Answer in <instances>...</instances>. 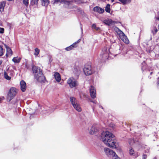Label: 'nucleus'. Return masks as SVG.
<instances>
[{
    "instance_id": "nucleus-29",
    "label": "nucleus",
    "mask_w": 159,
    "mask_h": 159,
    "mask_svg": "<svg viewBox=\"0 0 159 159\" xmlns=\"http://www.w3.org/2000/svg\"><path fill=\"white\" fill-rule=\"evenodd\" d=\"M80 41V39L78 40L76 42L72 44L71 45L73 49L77 47V44Z\"/></svg>"
},
{
    "instance_id": "nucleus-4",
    "label": "nucleus",
    "mask_w": 159,
    "mask_h": 159,
    "mask_svg": "<svg viewBox=\"0 0 159 159\" xmlns=\"http://www.w3.org/2000/svg\"><path fill=\"white\" fill-rule=\"evenodd\" d=\"M70 100L71 104L74 109L79 112H81L82 111V109L77 99L74 97H71L70 98Z\"/></svg>"
},
{
    "instance_id": "nucleus-17",
    "label": "nucleus",
    "mask_w": 159,
    "mask_h": 159,
    "mask_svg": "<svg viewBox=\"0 0 159 159\" xmlns=\"http://www.w3.org/2000/svg\"><path fill=\"white\" fill-rule=\"evenodd\" d=\"M120 38L125 43L128 44L129 43L128 39L125 34L124 35V36L123 35V36H122Z\"/></svg>"
},
{
    "instance_id": "nucleus-11",
    "label": "nucleus",
    "mask_w": 159,
    "mask_h": 159,
    "mask_svg": "<svg viewBox=\"0 0 159 159\" xmlns=\"http://www.w3.org/2000/svg\"><path fill=\"white\" fill-rule=\"evenodd\" d=\"M98 130V126L96 125H93L92 127L89 131V133L91 134H94Z\"/></svg>"
},
{
    "instance_id": "nucleus-15",
    "label": "nucleus",
    "mask_w": 159,
    "mask_h": 159,
    "mask_svg": "<svg viewBox=\"0 0 159 159\" xmlns=\"http://www.w3.org/2000/svg\"><path fill=\"white\" fill-rule=\"evenodd\" d=\"M4 45L7 49V53L6 54V56H11L12 54V52L11 49L6 44H5Z\"/></svg>"
},
{
    "instance_id": "nucleus-52",
    "label": "nucleus",
    "mask_w": 159,
    "mask_h": 159,
    "mask_svg": "<svg viewBox=\"0 0 159 159\" xmlns=\"http://www.w3.org/2000/svg\"><path fill=\"white\" fill-rule=\"evenodd\" d=\"M40 73H42V72H41V71H40Z\"/></svg>"
},
{
    "instance_id": "nucleus-28",
    "label": "nucleus",
    "mask_w": 159,
    "mask_h": 159,
    "mask_svg": "<svg viewBox=\"0 0 159 159\" xmlns=\"http://www.w3.org/2000/svg\"><path fill=\"white\" fill-rule=\"evenodd\" d=\"M80 41V39L78 40L76 42L72 44L71 45L73 49L77 47V44Z\"/></svg>"
},
{
    "instance_id": "nucleus-27",
    "label": "nucleus",
    "mask_w": 159,
    "mask_h": 159,
    "mask_svg": "<svg viewBox=\"0 0 159 159\" xmlns=\"http://www.w3.org/2000/svg\"><path fill=\"white\" fill-rule=\"evenodd\" d=\"M80 41V39L78 40L76 42L72 44L71 45L73 49L77 47V44Z\"/></svg>"
},
{
    "instance_id": "nucleus-37",
    "label": "nucleus",
    "mask_w": 159,
    "mask_h": 159,
    "mask_svg": "<svg viewBox=\"0 0 159 159\" xmlns=\"http://www.w3.org/2000/svg\"><path fill=\"white\" fill-rule=\"evenodd\" d=\"M128 142L130 145H132L134 143V141L133 139H130L129 140Z\"/></svg>"
},
{
    "instance_id": "nucleus-40",
    "label": "nucleus",
    "mask_w": 159,
    "mask_h": 159,
    "mask_svg": "<svg viewBox=\"0 0 159 159\" xmlns=\"http://www.w3.org/2000/svg\"><path fill=\"white\" fill-rule=\"evenodd\" d=\"M147 155L145 154H143V159H146Z\"/></svg>"
},
{
    "instance_id": "nucleus-35",
    "label": "nucleus",
    "mask_w": 159,
    "mask_h": 159,
    "mask_svg": "<svg viewBox=\"0 0 159 159\" xmlns=\"http://www.w3.org/2000/svg\"><path fill=\"white\" fill-rule=\"evenodd\" d=\"M113 159H120V158L116 154H114L111 157Z\"/></svg>"
},
{
    "instance_id": "nucleus-7",
    "label": "nucleus",
    "mask_w": 159,
    "mask_h": 159,
    "mask_svg": "<svg viewBox=\"0 0 159 159\" xmlns=\"http://www.w3.org/2000/svg\"><path fill=\"white\" fill-rule=\"evenodd\" d=\"M61 3H64L66 5H68V7H70L69 6L72 4V2L71 1H68L66 0H54L53 4H59Z\"/></svg>"
},
{
    "instance_id": "nucleus-16",
    "label": "nucleus",
    "mask_w": 159,
    "mask_h": 159,
    "mask_svg": "<svg viewBox=\"0 0 159 159\" xmlns=\"http://www.w3.org/2000/svg\"><path fill=\"white\" fill-rule=\"evenodd\" d=\"M129 153L130 155L135 157H136L138 156L137 153H136L132 148L129 150Z\"/></svg>"
},
{
    "instance_id": "nucleus-44",
    "label": "nucleus",
    "mask_w": 159,
    "mask_h": 159,
    "mask_svg": "<svg viewBox=\"0 0 159 159\" xmlns=\"http://www.w3.org/2000/svg\"><path fill=\"white\" fill-rule=\"evenodd\" d=\"M157 87L159 88V78L157 79Z\"/></svg>"
},
{
    "instance_id": "nucleus-18",
    "label": "nucleus",
    "mask_w": 159,
    "mask_h": 159,
    "mask_svg": "<svg viewBox=\"0 0 159 159\" xmlns=\"http://www.w3.org/2000/svg\"><path fill=\"white\" fill-rule=\"evenodd\" d=\"M6 4L4 1L0 2V11L2 12L3 11L4 7Z\"/></svg>"
},
{
    "instance_id": "nucleus-23",
    "label": "nucleus",
    "mask_w": 159,
    "mask_h": 159,
    "mask_svg": "<svg viewBox=\"0 0 159 159\" xmlns=\"http://www.w3.org/2000/svg\"><path fill=\"white\" fill-rule=\"evenodd\" d=\"M46 81L45 77L43 75V74L42 73L41 75H40V82L45 83Z\"/></svg>"
},
{
    "instance_id": "nucleus-42",
    "label": "nucleus",
    "mask_w": 159,
    "mask_h": 159,
    "mask_svg": "<svg viewBox=\"0 0 159 159\" xmlns=\"http://www.w3.org/2000/svg\"><path fill=\"white\" fill-rule=\"evenodd\" d=\"M155 18L156 19V20H158L159 21V16L157 17H156ZM158 29L159 30V24H158Z\"/></svg>"
},
{
    "instance_id": "nucleus-9",
    "label": "nucleus",
    "mask_w": 159,
    "mask_h": 159,
    "mask_svg": "<svg viewBox=\"0 0 159 159\" xmlns=\"http://www.w3.org/2000/svg\"><path fill=\"white\" fill-rule=\"evenodd\" d=\"M38 69V68H37V67L35 66H33L32 68V69L33 73L34 74L35 79L37 81L39 82V78L40 76L39 75V73H37Z\"/></svg>"
},
{
    "instance_id": "nucleus-33",
    "label": "nucleus",
    "mask_w": 159,
    "mask_h": 159,
    "mask_svg": "<svg viewBox=\"0 0 159 159\" xmlns=\"http://www.w3.org/2000/svg\"><path fill=\"white\" fill-rule=\"evenodd\" d=\"M35 52L34 53V55L35 56H37L39 53V49L38 48H35Z\"/></svg>"
},
{
    "instance_id": "nucleus-45",
    "label": "nucleus",
    "mask_w": 159,
    "mask_h": 159,
    "mask_svg": "<svg viewBox=\"0 0 159 159\" xmlns=\"http://www.w3.org/2000/svg\"><path fill=\"white\" fill-rule=\"evenodd\" d=\"M90 101L94 103H95V104L96 103V102H97L95 100L93 101L91 100H90Z\"/></svg>"
},
{
    "instance_id": "nucleus-38",
    "label": "nucleus",
    "mask_w": 159,
    "mask_h": 159,
    "mask_svg": "<svg viewBox=\"0 0 159 159\" xmlns=\"http://www.w3.org/2000/svg\"><path fill=\"white\" fill-rule=\"evenodd\" d=\"M65 49L67 51H69L73 49L72 47H71L70 45V46H69V47L66 48Z\"/></svg>"
},
{
    "instance_id": "nucleus-19",
    "label": "nucleus",
    "mask_w": 159,
    "mask_h": 159,
    "mask_svg": "<svg viewBox=\"0 0 159 159\" xmlns=\"http://www.w3.org/2000/svg\"><path fill=\"white\" fill-rule=\"evenodd\" d=\"M21 58L18 57H15L12 59V61L15 63H19L21 60Z\"/></svg>"
},
{
    "instance_id": "nucleus-10",
    "label": "nucleus",
    "mask_w": 159,
    "mask_h": 159,
    "mask_svg": "<svg viewBox=\"0 0 159 159\" xmlns=\"http://www.w3.org/2000/svg\"><path fill=\"white\" fill-rule=\"evenodd\" d=\"M89 89L91 97L93 99L95 98L96 97V90L94 87L92 86H91Z\"/></svg>"
},
{
    "instance_id": "nucleus-39",
    "label": "nucleus",
    "mask_w": 159,
    "mask_h": 159,
    "mask_svg": "<svg viewBox=\"0 0 159 159\" xmlns=\"http://www.w3.org/2000/svg\"><path fill=\"white\" fill-rule=\"evenodd\" d=\"M0 29L1 30H0V33H4V29L3 28H0Z\"/></svg>"
},
{
    "instance_id": "nucleus-13",
    "label": "nucleus",
    "mask_w": 159,
    "mask_h": 159,
    "mask_svg": "<svg viewBox=\"0 0 159 159\" xmlns=\"http://www.w3.org/2000/svg\"><path fill=\"white\" fill-rule=\"evenodd\" d=\"M20 88L21 91L24 92L26 89V86L25 82L23 80H22L20 82Z\"/></svg>"
},
{
    "instance_id": "nucleus-20",
    "label": "nucleus",
    "mask_w": 159,
    "mask_h": 159,
    "mask_svg": "<svg viewBox=\"0 0 159 159\" xmlns=\"http://www.w3.org/2000/svg\"><path fill=\"white\" fill-rule=\"evenodd\" d=\"M116 31L117 33V34L119 35L120 38L122 36H123V35L124 36V35L125 34L122 31L120 30L118 28H117Z\"/></svg>"
},
{
    "instance_id": "nucleus-48",
    "label": "nucleus",
    "mask_w": 159,
    "mask_h": 159,
    "mask_svg": "<svg viewBox=\"0 0 159 159\" xmlns=\"http://www.w3.org/2000/svg\"><path fill=\"white\" fill-rule=\"evenodd\" d=\"M99 107L100 108H101L102 109H103V107L102 106L99 105Z\"/></svg>"
},
{
    "instance_id": "nucleus-8",
    "label": "nucleus",
    "mask_w": 159,
    "mask_h": 159,
    "mask_svg": "<svg viewBox=\"0 0 159 159\" xmlns=\"http://www.w3.org/2000/svg\"><path fill=\"white\" fill-rule=\"evenodd\" d=\"M104 150L106 154L108 157H111L114 154H115V152L109 148H105Z\"/></svg>"
},
{
    "instance_id": "nucleus-46",
    "label": "nucleus",
    "mask_w": 159,
    "mask_h": 159,
    "mask_svg": "<svg viewBox=\"0 0 159 159\" xmlns=\"http://www.w3.org/2000/svg\"><path fill=\"white\" fill-rule=\"evenodd\" d=\"M110 126L111 127L113 128L114 127L115 125L113 124H111Z\"/></svg>"
},
{
    "instance_id": "nucleus-53",
    "label": "nucleus",
    "mask_w": 159,
    "mask_h": 159,
    "mask_svg": "<svg viewBox=\"0 0 159 159\" xmlns=\"http://www.w3.org/2000/svg\"><path fill=\"white\" fill-rule=\"evenodd\" d=\"M40 73H42V72H41V71H40Z\"/></svg>"
},
{
    "instance_id": "nucleus-47",
    "label": "nucleus",
    "mask_w": 159,
    "mask_h": 159,
    "mask_svg": "<svg viewBox=\"0 0 159 159\" xmlns=\"http://www.w3.org/2000/svg\"><path fill=\"white\" fill-rule=\"evenodd\" d=\"M99 29V28L98 27H96V29H95L98 30Z\"/></svg>"
},
{
    "instance_id": "nucleus-34",
    "label": "nucleus",
    "mask_w": 159,
    "mask_h": 159,
    "mask_svg": "<svg viewBox=\"0 0 159 159\" xmlns=\"http://www.w3.org/2000/svg\"><path fill=\"white\" fill-rule=\"evenodd\" d=\"M4 53L3 49L2 46H0V56H2Z\"/></svg>"
},
{
    "instance_id": "nucleus-30",
    "label": "nucleus",
    "mask_w": 159,
    "mask_h": 159,
    "mask_svg": "<svg viewBox=\"0 0 159 159\" xmlns=\"http://www.w3.org/2000/svg\"><path fill=\"white\" fill-rule=\"evenodd\" d=\"M4 76L5 78L7 80H10L11 79V77L9 76L6 72H4Z\"/></svg>"
},
{
    "instance_id": "nucleus-22",
    "label": "nucleus",
    "mask_w": 159,
    "mask_h": 159,
    "mask_svg": "<svg viewBox=\"0 0 159 159\" xmlns=\"http://www.w3.org/2000/svg\"><path fill=\"white\" fill-rule=\"evenodd\" d=\"M42 5V6L47 7L49 4L48 0H41Z\"/></svg>"
},
{
    "instance_id": "nucleus-12",
    "label": "nucleus",
    "mask_w": 159,
    "mask_h": 159,
    "mask_svg": "<svg viewBox=\"0 0 159 159\" xmlns=\"http://www.w3.org/2000/svg\"><path fill=\"white\" fill-rule=\"evenodd\" d=\"M93 10L94 11L97 12L100 14H102L104 11L103 9L98 6L94 7L93 8Z\"/></svg>"
},
{
    "instance_id": "nucleus-41",
    "label": "nucleus",
    "mask_w": 159,
    "mask_h": 159,
    "mask_svg": "<svg viewBox=\"0 0 159 159\" xmlns=\"http://www.w3.org/2000/svg\"><path fill=\"white\" fill-rule=\"evenodd\" d=\"M92 28L93 29H96V24H93L92 25Z\"/></svg>"
},
{
    "instance_id": "nucleus-32",
    "label": "nucleus",
    "mask_w": 159,
    "mask_h": 159,
    "mask_svg": "<svg viewBox=\"0 0 159 159\" xmlns=\"http://www.w3.org/2000/svg\"><path fill=\"white\" fill-rule=\"evenodd\" d=\"M38 1L39 0H31L30 2L31 4L32 5L35 4H37Z\"/></svg>"
},
{
    "instance_id": "nucleus-1",
    "label": "nucleus",
    "mask_w": 159,
    "mask_h": 159,
    "mask_svg": "<svg viewBox=\"0 0 159 159\" xmlns=\"http://www.w3.org/2000/svg\"><path fill=\"white\" fill-rule=\"evenodd\" d=\"M114 137L111 132L108 131H103L101 134V139L107 146L115 148L117 144L114 140Z\"/></svg>"
},
{
    "instance_id": "nucleus-26",
    "label": "nucleus",
    "mask_w": 159,
    "mask_h": 159,
    "mask_svg": "<svg viewBox=\"0 0 159 159\" xmlns=\"http://www.w3.org/2000/svg\"><path fill=\"white\" fill-rule=\"evenodd\" d=\"M105 11L108 13H109L110 11V5L109 4H107L105 7Z\"/></svg>"
},
{
    "instance_id": "nucleus-3",
    "label": "nucleus",
    "mask_w": 159,
    "mask_h": 159,
    "mask_svg": "<svg viewBox=\"0 0 159 159\" xmlns=\"http://www.w3.org/2000/svg\"><path fill=\"white\" fill-rule=\"evenodd\" d=\"M18 90L16 88L12 87L9 90L7 96V101L10 102L16 96Z\"/></svg>"
},
{
    "instance_id": "nucleus-6",
    "label": "nucleus",
    "mask_w": 159,
    "mask_h": 159,
    "mask_svg": "<svg viewBox=\"0 0 159 159\" xmlns=\"http://www.w3.org/2000/svg\"><path fill=\"white\" fill-rule=\"evenodd\" d=\"M83 71L86 75H90L93 73L92 70L91 66L90 65H85L83 69Z\"/></svg>"
},
{
    "instance_id": "nucleus-24",
    "label": "nucleus",
    "mask_w": 159,
    "mask_h": 159,
    "mask_svg": "<svg viewBox=\"0 0 159 159\" xmlns=\"http://www.w3.org/2000/svg\"><path fill=\"white\" fill-rule=\"evenodd\" d=\"M120 1L123 4L125 5L129 3L131 0H118Z\"/></svg>"
},
{
    "instance_id": "nucleus-25",
    "label": "nucleus",
    "mask_w": 159,
    "mask_h": 159,
    "mask_svg": "<svg viewBox=\"0 0 159 159\" xmlns=\"http://www.w3.org/2000/svg\"><path fill=\"white\" fill-rule=\"evenodd\" d=\"M113 21L111 20H109L105 21L104 23L108 25H110L111 24L113 23Z\"/></svg>"
},
{
    "instance_id": "nucleus-2",
    "label": "nucleus",
    "mask_w": 159,
    "mask_h": 159,
    "mask_svg": "<svg viewBox=\"0 0 159 159\" xmlns=\"http://www.w3.org/2000/svg\"><path fill=\"white\" fill-rule=\"evenodd\" d=\"M110 53V52L109 48L106 47L102 49L101 53L98 57L99 62H104L109 57Z\"/></svg>"
},
{
    "instance_id": "nucleus-14",
    "label": "nucleus",
    "mask_w": 159,
    "mask_h": 159,
    "mask_svg": "<svg viewBox=\"0 0 159 159\" xmlns=\"http://www.w3.org/2000/svg\"><path fill=\"white\" fill-rule=\"evenodd\" d=\"M54 76L56 81L59 82L61 80V77L59 73L57 72H54Z\"/></svg>"
},
{
    "instance_id": "nucleus-49",
    "label": "nucleus",
    "mask_w": 159,
    "mask_h": 159,
    "mask_svg": "<svg viewBox=\"0 0 159 159\" xmlns=\"http://www.w3.org/2000/svg\"><path fill=\"white\" fill-rule=\"evenodd\" d=\"M2 61H1V60H0V65L2 63Z\"/></svg>"
},
{
    "instance_id": "nucleus-21",
    "label": "nucleus",
    "mask_w": 159,
    "mask_h": 159,
    "mask_svg": "<svg viewBox=\"0 0 159 159\" xmlns=\"http://www.w3.org/2000/svg\"><path fill=\"white\" fill-rule=\"evenodd\" d=\"M81 71L79 68H75L74 69V72L75 74L77 76H79V75L81 73Z\"/></svg>"
},
{
    "instance_id": "nucleus-51",
    "label": "nucleus",
    "mask_w": 159,
    "mask_h": 159,
    "mask_svg": "<svg viewBox=\"0 0 159 159\" xmlns=\"http://www.w3.org/2000/svg\"><path fill=\"white\" fill-rule=\"evenodd\" d=\"M112 2H113L115 0H111Z\"/></svg>"
},
{
    "instance_id": "nucleus-50",
    "label": "nucleus",
    "mask_w": 159,
    "mask_h": 159,
    "mask_svg": "<svg viewBox=\"0 0 159 159\" xmlns=\"http://www.w3.org/2000/svg\"><path fill=\"white\" fill-rule=\"evenodd\" d=\"M81 31H82H82H83V29H82V27H81Z\"/></svg>"
},
{
    "instance_id": "nucleus-36",
    "label": "nucleus",
    "mask_w": 159,
    "mask_h": 159,
    "mask_svg": "<svg viewBox=\"0 0 159 159\" xmlns=\"http://www.w3.org/2000/svg\"><path fill=\"white\" fill-rule=\"evenodd\" d=\"M157 31H158V30H157V28L156 27H154V31L152 30V32L153 34L154 35V34H156V33L157 32Z\"/></svg>"
},
{
    "instance_id": "nucleus-43",
    "label": "nucleus",
    "mask_w": 159,
    "mask_h": 159,
    "mask_svg": "<svg viewBox=\"0 0 159 159\" xmlns=\"http://www.w3.org/2000/svg\"><path fill=\"white\" fill-rule=\"evenodd\" d=\"M4 99V97H2L0 98V103L1 102V101Z\"/></svg>"
},
{
    "instance_id": "nucleus-5",
    "label": "nucleus",
    "mask_w": 159,
    "mask_h": 159,
    "mask_svg": "<svg viewBox=\"0 0 159 159\" xmlns=\"http://www.w3.org/2000/svg\"><path fill=\"white\" fill-rule=\"evenodd\" d=\"M67 83L71 88L77 86L78 85L77 81L73 77H70L68 79Z\"/></svg>"
},
{
    "instance_id": "nucleus-31",
    "label": "nucleus",
    "mask_w": 159,
    "mask_h": 159,
    "mask_svg": "<svg viewBox=\"0 0 159 159\" xmlns=\"http://www.w3.org/2000/svg\"><path fill=\"white\" fill-rule=\"evenodd\" d=\"M23 4L26 7H27L29 4V0H22Z\"/></svg>"
}]
</instances>
